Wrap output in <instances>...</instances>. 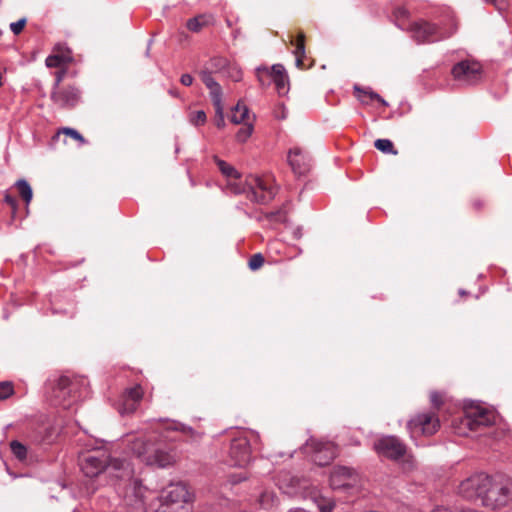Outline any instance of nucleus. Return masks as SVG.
<instances>
[{
  "instance_id": "f257e3e1",
  "label": "nucleus",
  "mask_w": 512,
  "mask_h": 512,
  "mask_svg": "<svg viewBox=\"0 0 512 512\" xmlns=\"http://www.w3.org/2000/svg\"><path fill=\"white\" fill-rule=\"evenodd\" d=\"M80 467L85 476L93 478L108 470L110 475L117 479V491L123 490L124 502L127 507L135 510L144 509V494L146 488L142 482L135 478L133 469L126 460L114 459L108 463L105 452L97 451L85 455L80 461Z\"/></svg>"
},
{
  "instance_id": "f03ea898",
  "label": "nucleus",
  "mask_w": 512,
  "mask_h": 512,
  "mask_svg": "<svg viewBox=\"0 0 512 512\" xmlns=\"http://www.w3.org/2000/svg\"><path fill=\"white\" fill-rule=\"evenodd\" d=\"M459 493L468 500H480L489 509H501L512 501V479L504 475L475 474L459 485Z\"/></svg>"
},
{
  "instance_id": "7ed1b4c3",
  "label": "nucleus",
  "mask_w": 512,
  "mask_h": 512,
  "mask_svg": "<svg viewBox=\"0 0 512 512\" xmlns=\"http://www.w3.org/2000/svg\"><path fill=\"white\" fill-rule=\"evenodd\" d=\"M457 30V24L453 22L449 29H444L435 23L426 20H418L410 24L408 31L411 38L417 44H430L451 37Z\"/></svg>"
},
{
  "instance_id": "20e7f679",
  "label": "nucleus",
  "mask_w": 512,
  "mask_h": 512,
  "mask_svg": "<svg viewBox=\"0 0 512 512\" xmlns=\"http://www.w3.org/2000/svg\"><path fill=\"white\" fill-rule=\"evenodd\" d=\"M257 80L262 87H268L274 84L279 96L287 94L286 90V68L282 64H274L272 66H259L255 70Z\"/></svg>"
},
{
  "instance_id": "39448f33",
  "label": "nucleus",
  "mask_w": 512,
  "mask_h": 512,
  "mask_svg": "<svg viewBox=\"0 0 512 512\" xmlns=\"http://www.w3.org/2000/svg\"><path fill=\"white\" fill-rule=\"evenodd\" d=\"M440 428V421L435 411H424L413 416L407 423L412 438L432 436Z\"/></svg>"
},
{
  "instance_id": "423d86ee",
  "label": "nucleus",
  "mask_w": 512,
  "mask_h": 512,
  "mask_svg": "<svg viewBox=\"0 0 512 512\" xmlns=\"http://www.w3.org/2000/svg\"><path fill=\"white\" fill-rule=\"evenodd\" d=\"M304 449L310 455L311 460L319 466L330 464L337 455V447L329 441L310 439Z\"/></svg>"
},
{
  "instance_id": "0eeeda50",
  "label": "nucleus",
  "mask_w": 512,
  "mask_h": 512,
  "mask_svg": "<svg viewBox=\"0 0 512 512\" xmlns=\"http://www.w3.org/2000/svg\"><path fill=\"white\" fill-rule=\"evenodd\" d=\"M77 380L70 379L67 376H61L58 379L50 383L51 386V401L54 405H59L64 408L70 406L71 398H75L73 395L76 387Z\"/></svg>"
},
{
  "instance_id": "6e6552de",
  "label": "nucleus",
  "mask_w": 512,
  "mask_h": 512,
  "mask_svg": "<svg viewBox=\"0 0 512 512\" xmlns=\"http://www.w3.org/2000/svg\"><path fill=\"white\" fill-rule=\"evenodd\" d=\"M290 170L299 182L305 183L312 171V159L301 147L290 148Z\"/></svg>"
},
{
  "instance_id": "1a4fd4ad",
  "label": "nucleus",
  "mask_w": 512,
  "mask_h": 512,
  "mask_svg": "<svg viewBox=\"0 0 512 512\" xmlns=\"http://www.w3.org/2000/svg\"><path fill=\"white\" fill-rule=\"evenodd\" d=\"M373 448L379 456L394 461L401 459L407 451L406 445L398 437L392 435L377 439Z\"/></svg>"
},
{
  "instance_id": "9d476101",
  "label": "nucleus",
  "mask_w": 512,
  "mask_h": 512,
  "mask_svg": "<svg viewBox=\"0 0 512 512\" xmlns=\"http://www.w3.org/2000/svg\"><path fill=\"white\" fill-rule=\"evenodd\" d=\"M452 75L461 84L473 85L480 81L482 67L476 61L463 60L453 66Z\"/></svg>"
},
{
  "instance_id": "9b49d317",
  "label": "nucleus",
  "mask_w": 512,
  "mask_h": 512,
  "mask_svg": "<svg viewBox=\"0 0 512 512\" xmlns=\"http://www.w3.org/2000/svg\"><path fill=\"white\" fill-rule=\"evenodd\" d=\"M359 480L357 471L347 466H336L330 474V486L333 490L353 489Z\"/></svg>"
},
{
  "instance_id": "f8f14e48",
  "label": "nucleus",
  "mask_w": 512,
  "mask_h": 512,
  "mask_svg": "<svg viewBox=\"0 0 512 512\" xmlns=\"http://www.w3.org/2000/svg\"><path fill=\"white\" fill-rule=\"evenodd\" d=\"M494 422V416L491 412L483 408H475L467 411L460 418V424L463 428L470 431H479L482 427H488Z\"/></svg>"
},
{
  "instance_id": "ddd939ff",
  "label": "nucleus",
  "mask_w": 512,
  "mask_h": 512,
  "mask_svg": "<svg viewBox=\"0 0 512 512\" xmlns=\"http://www.w3.org/2000/svg\"><path fill=\"white\" fill-rule=\"evenodd\" d=\"M51 100L62 109L74 108L81 100V91L76 86L52 88Z\"/></svg>"
},
{
  "instance_id": "4468645a",
  "label": "nucleus",
  "mask_w": 512,
  "mask_h": 512,
  "mask_svg": "<svg viewBox=\"0 0 512 512\" xmlns=\"http://www.w3.org/2000/svg\"><path fill=\"white\" fill-rule=\"evenodd\" d=\"M229 455L231 458V464L234 466H244L250 462V440L246 435L241 434L232 439Z\"/></svg>"
},
{
  "instance_id": "2eb2a0df",
  "label": "nucleus",
  "mask_w": 512,
  "mask_h": 512,
  "mask_svg": "<svg viewBox=\"0 0 512 512\" xmlns=\"http://www.w3.org/2000/svg\"><path fill=\"white\" fill-rule=\"evenodd\" d=\"M274 197V192L265 181L259 177L251 176L248 183L247 199L258 204H266Z\"/></svg>"
},
{
  "instance_id": "dca6fc26",
  "label": "nucleus",
  "mask_w": 512,
  "mask_h": 512,
  "mask_svg": "<svg viewBox=\"0 0 512 512\" xmlns=\"http://www.w3.org/2000/svg\"><path fill=\"white\" fill-rule=\"evenodd\" d=\"M160 499L165 505L180 504L188 502L190 494L185 484L176 483L170 484L165 488L161 493Z\"/></svg>"
},
{
  "instance_id": "f3484780",
  "label": "nucleus",
  "mask_w": 512,
  "mask_h": 512,
  "mask_svg": "<svg viewBox=\"0 0 512 512\" xmlns=\"http://www.w3.org/2000/svg\"><path fill=\"white\" fill-rule=\"evenodd\" d=\"M143 398V389L140 385L126 389L123 394V402L119 408L121 414L133 413Z\"/></svg>"
},
{
  "instance_id": "a211bd4d",
  "label": "nucleus",
  "mask_w": 512,
  "mask_h": 512,
  "mask_svg": "<svg viewBox=\"0 0 512 512\" xmlns=\"http://www.w3.org/2000/svg\"><path fill=\"white\" fill-rule=\"evenodd\" d=\"M72 61L73 56L71 50L57 45L54 48L53 53L46 58L45 64L49 68H58L64 67Z\"/></svg>"
},
{
  "instance_id": "6ab92c4d",
  "label": "nucleus",
  "mask_w": 512,
  "mask_h": 512,
  "mask_svg": "<svg viewBox=\"0 0 512 512\" xmlns=\"http://www.w3.org/2000/svg\"><path fill=\"white\" fill-rule=\"evenodd\" d=\"M154 444L146 441L144 438H134L129 440L130 451L143 463H146V458L149 457Z\"/></svg>"
},
{
  "instance_id": "aec40b11",
  "label": "nucleus",
  "mask_w": 512,
  "mask_h": 512,
  "mask_svg": "<svg viewBox=\"0 0 512 512\" xmlns=\"http://www.w3.org/2000/svg\"><path fill=\"white\" fill-rule=\"evenodd\" d=\"M295 56V66L300 70H305L313 66V61L305 54L304 35H299L295 44V49L292 51Z\"/></svg>"
},
{
  "instance_id": "412c9836",
  "label": "nucleus",
  "mask_w": 512,
  "mask_h": 512,
  "mask_svg": "<svg viewBox=\"0 0 512 512\" xmlns=\"http://www.w3.org/2000/svg\"><path fill=\"white\" fill-rule=\"evenodd\" d=\"M173 456L164 450L158 449L155 446L150 452L149 457L146 458V465H157L158 467L165 468L171 465Z\"/></svg>"
},
{
  "instance_id": "4be33fe9",
  "label": "nucleus",
  "mask_w": 512,
  "mask_h": 512,
  "mask_svg": "<svg viewBox=\"0 0 512 512\" xmlns=\"http://www.w3.org/2000/svg\"><path fill=\"white\" fill-rule=\"evenodd\" d=\"M354 95L364 105H368L371 101H378L383 106H388V103L376 92L370 88H363L358 84L353 87Z\"/></svg>"
},
{
  "instance_id": "5701e85b",
  "label": "nucleus",
  "mask_w": 512,
  "mask_h": 512,
  "mask_svg": "<svg viewBox=\"0 0 512 512\" xmlns=\"http://www.w3.org/2000/svg\"><path fill=\"white\" fill-rule=\"evenodd\" d=\"M201 80L210 91V97L213 105H219L222 100V89L221 86L215 81L211 72H201Z\"/></svg>"
},
{
  "instance_id": "b1692460",
  "label": "nucleus",
  "mask_w": 512,
  "mask_h": 512,
  "mask_svg": "<svg viewBox=\"0 0 512 512\" xmlns=\"http://www.w3.org/2000/svg\"><path fill=\"white\" fill-rule=\"evenodd\" d=\"M248 119H249L248 107L245 104L238 102L237 105L232 110L231 117H230L231 122H233L234 124H240V123L245 122Z\"/></svg>"
},
{
  "instance_id": "393cba45",
  "label": "nucleus",
  "mask_w": 512,
  "mask_h": 512,
  "mask_svg": "<svg viewBox=\"0 0 512 512\" xmlns=\"http://www.w3.org/2000/svg\"><path fill=\"white\" fill-rule=\"evenodd\" d=\"M209 24L210 18L208 16L198 15L196 17L190 18L186 23V27L188 28V30L198 33Z\"/></svg>"
},
{
  "instance_id": "a878e982",
  "label": "nucleus",
  "mask_w": 512,
  "mask_h": 512,
  "mask_svg": "<svg viewBox=\"0 0 512 512\" xmlns=\"http://www.w3.org/2000/svg\"><path fill=\"white\" fill-rule=\"evenodd\" d=\"M215 162H216L219 170L221 171V173L224 176H226L230 179H234V180H237L240 178V176H241L240 173L233 166L226 163L224 160L215 158Z\"/></svg>"
},
{
  "instance_id": "bb28decb",
  "label": "nucleus",
  "mask_w": 512,
  "mask_h": 512,
  "mask_svg": "<svg viewBox=\"0 0 512 512\" xmlns=\"http://www.w3.org/2000/svg\"><path fill=\"white\" fill-rule=\"evenodd\" d=\"M15 185L18 189L19 195L27 204H29L33 196L30 184L26 180L20 179L16 182Z\"/></svg>"
},
{
  "instance_id": "cd10ccee",
  "label": "nucleus",
  "mask_w": 512,
  "mask_h": 512,
  "mask_svg": "<svg viewBox=\"0 0 512 512\" xmlns=\"http://www.w3.org/2000/svg\"><path fill=\"white\" fill-rule=\"evenodd\" d=\"M249 181H250V177L246 180L245 184L238 183V182H236V180L231 179L228 181L226 189L235 195H239V194L247 195Z\"/></svg>"
},
{
  "instance_id": "c85d7f7f",
  "label": "nucleus",
  "mask_w": 512,
  "mask_h": 512,
  "mask_svg": "<svg viewBox=\"0 0 512 512\" xmlns=\"http://www.w3.org/2000/svg\"><path fill=\"white\" fill-rule=\"evenodd\" d=\"M375 148L385 154L397 155L398 151L394 148V145L389 139H377L374 142Z\"/></svg>"
},
{
  "instance_id": "c756f323",
  "label": "nucleus",
  "mask_w": 512,
  "mask_h": 512,
  "mask_svg": "<svg viewBox=\"0 0 512 512\" xmlns=\"http://www.w3.org/2000/svg\"><path fill=\"white\" fill-rule=\"evenodd\" d=\"M10 448H11V451H12L13 455L17 459L24 460L26 458V456H27V448L21 442H19L17 440H13L10 443Z\"/></svg>"
},
{
  "instance_id": "7c9ffc66",
  "label": "nucleus",
  "mask_w": 512,
  "mask_h": 512,
  "mask_svg": "<svg viewBox=\"0 0 512 512\" xmlns=\"http://www.w3.org/2000/svg\"><path fill=\"white\" fill-rule=\"evenodd\" d=\"M317 506L320 512H331L336 506L332 499L320 496L316 498Z\"/></svg>"
},
{
  "instance_id": "2f4dec72",
  "label": "nucleus",
  "mask_w": 512,
  "mask_h": 512,
  "mask_svg": "<svg viewBox=\"0 0 512 512\" xmlns=\"http://www.w3.org/2000/svg\"><path fill=\"white\" fill-rule=\"evenodd\" d=\"M206 120V113L203 110L193 111L189 114V121L194 126H202Z\"/></svg>"
},
{
  "instance_id": "473e14b6",
  "label": "nucleus",
  "mask_w": 512,
  "mask_h": 512,
  "mask_svg": "<svg viewBox=\"0 0 512 512\" xmlns=\"http://www.w3.org/2000/svg\"><path fill=\"white\" fill-rule=\"evenodd\" d=\"M264 262V256L261 253H256L249 258L248 267L252 271H257L263 266Z\"/></svg>"
},
{
  "instance_id": "72a5a7b5",
  "label": "nucleus",
  "mask_w": 512,
  "mask_h": 512,
  "mask_svg": "<svg viewBox=\"0 0 512 512\" xmlns=\"http://www.w3.org/2000/svg\"><path fill=\"white\" fill-rule=\"evenodd\" d=\"M252 132H253L252 124H245L236 133V140L238 142L244 143L251 136Z\"/></svg>"
},
{
  "instance_id": "f704fd0d",
  "label": "nucleus",
  "mask_w": 512,
  "mask_h": 512,
  "mask_svg": "<svg viewBox=\"0 0 512 512\" xmlns=\"http://www.w3.org/2000/svg\"><path fill=\"white\" fill-rule=\"evenodd\" d=\"M259 501L261 504V506H260L261 509L269 510V509L275 508L274 496L271 493H268V492L262 493Z\"/></svg>"
},
{
  "instance_id": "c9c22d12",
  "label": "nucleus",
  "mask_w": 512,
  "mask_h": 512,
  "mask_svg": "<svg viewBox=\"0 0 512 512\" xmlns=\"http://www.w3.org/2000/svg\"><path fill=\"white\" fill-rule=\"evenodd\" d=\"M14 393L12 382H0V400H6Z\"/></svg>"
},
{
  "instance_id": "e433bc0d",
  "label": "nucleus",
  "mask_w": 512,
  "mask_h": 512,
  "mask_svg": "<svg viewBox=\"0 0 512 512\" xmlns=\"http://www.w3.org/2000/svg\"><path fill=\"white\" fill-rule=\"evenodd\" d=\"M60 132L70 136L74 140L78 141L80 144L86 143V140L84 139V137L77 130H75L73 128L64 127L60 130Z\"/></svg>"
},
{
  "instance_id": "4c0bfd02",
  "label": "nucleus",
  "mask_w": 512,
  "mask_h": 512,
  "mask_svg": "<svg viewBox=\"0 0 512 512\" xmlns=\"http://www.w3.org/2000/svg\"><path fill=\"white\" fill-rule=\"evenodd\" d=\"M167 430H172V431H181L185 434H190L193 432V429L189 426H186L184 424H181L179 422H171L167 425L166 427Z\"/></svg>"
},
{
  "instance_id": "58836bf2",
  "label": "nucleus",
  "mask_w": 512,
  "mask_h": 512,
  "mask_svg": "<svg viewBox=\"0 0 512 512\" xmlns=\"http://www.w3.org/2000/svg\"><path fill=\"white\" fill-rule=\"evenodd\" d=\"M273 116L275 119H286V107L284 102H278L273 109Z\"/></svg>"
},
{
  "instance_id": "ea45409f",
  "label": "nucleus",
  "mask_w": 512,
  "mask_h": 512,
  "mask_svg": "<svg viewBox=\"0 0 512 512\" xmlns=\"http://www.w3.org/2000/svg\"><path fill=\"white\" fill-rule=\"evenodd\" d=\"M430 402L435 410H438L443 404V395L438 391L430 393Z\"/></svg>"
},
{
  "instance_id": "a19ab883",
  "label": "nucleus",
  "mask_w": 512,
  "mask_h": 512,
  "mask_svg": "<svg viewBox=\"0 0 512 512\" xmlns=\"http://www.w3.org/2000/svg\"><path fill=\"white\" fill-rule=\"evenodd\" d=\"M26 22H27L26 18H21L16 22H12L10 24V29L13 32V34L19 35L23 31V29L26 25Z\"/></svg>"
},
{
  "instance_id": "79ce46f5",
  "label": "nucleus",
  "mask_w": 512,
  "mask_h": 512,
  "mask_svg": "<svg viewBox=\"0 0 512 512\" xmlns=\"http://www.w3.org/2000/svg\"><path fill=\"white\" fill-rule=\"evenodd\" d=\"M214 107H215L216 116H217L216 125H217V127L221 128L225 124L222 100L219 102V105H214Z\"/></svg>"
},
{
  "instance_id": "37998d69",
  "label": "nucleus",
  "mask_w": 512,
  "mask_h": 512,
  "mask_svg": "<svg viewBox=\"0 0 512 512\" xmlns=\"http://www.w3.org/2000/svg\"><path fill=\"white\" fill-rule=\"evenodd\" d=\"M60 69L54 73L55 81L52 88L61 87L60 84L63 81L66 75V69L64 67H59Z\"/></svg>"
},
{
  "instance_id": "c03bdc74",
  "label": "nucleus",
  "mask_w": 512,
  "mask_h": 512,
  "mask_svg": "<svg viewBox=\"0 0 512 512\" xmlns=\"http://www.w3.org/2000/svg\"><path fill=\"white\" fill-rule=\"evenodd\" d=\"M4 201L11 207L13 214H15L18 205L16 198L10 194H6Z\"/></svg>"
},
{
  "instance_id": "a18cd8bd",
  "label": "nucleus",
  "mask_w": 512,
  "mask_h": 512,
  "mask_svg": "<svg viewBox=\"0 0 512 512\" xmlns=\"http://www.w3.org/2000/svg\"><path fill=\"white\" fill-rule=\"evenodd\" d=\"M487 3L495 5L498 10H503L506 6V0H484Z\"/></svg>"
},
{
  "instance_id": "49530a36",
  "label": "nucleus",
  "mask_w": 512,
  "mask_h": 512,
  "mask_svg": "<svg viewBox=\"0 0 512 512\" xmlns=\"http://www.w3.org/2000/svg\"><path fill=\"white\" fill-rule=\"evenodd\" d=\"M180 82L184 86H190L193 83V77L190 74H183L180 78Z\"/></svg>"
},
{
  "instance_id": "de8ad7c7",
  "label": "nucleus",
  "mask_w": 512,
  "mask_h": 512,
  "mask_svg": "<svg viewBox=\"0 0 512 512\" xmlns=\"http://www.w3.org/2000/svg\"><path fill=\"white\" fill-rule=\"evenodd\" d=\"M293 235H294V237H295L296 239L301 238V236H302V229H301V228H299V227H298V228H296V229L294 230V232H293Z\"/></svg>"
},
{
  "instance_id": "09e8293b",
  "label": "nucleus",
  "mask_w": 512,
  "mask_h": 512,
  "mask_svg": "<svg viewBox=\"0 0 512 512\" xmlns=\"http://www.w3.org/2000/svg\"><path fill=\"white\" fill-rule=\"evenodd\" d=\"M397 13H398V15H400L402 17H407L408 16V12L404 8L398 9Z\"/></svg>"
},
{
  "instance_id": "8fccbe9b",
  "label": "nucleus",
  "mask_w": 512,
  "mask_h": 512,
  "mask_svg": "<svg viewBox=\"0 0 512 512\" xmlns=\"http://www.w3.org/2000/svg\"><path fill=\"white\" fill-rule=\"evenodd\" d=\"M241 78H242V73H241V71H240V70H236V74H235V76H234V80H235V81H239V80H241Z\"/></svg>"
},
{
  "instance_id": "3c124183",
  "label": "nucleus",
  "mask_w": 512,
  "mask_h": 512,
  "mask_svg": "<svg viewBox=\"0 0 512 512\" xmlns=\"http://www.w3.org/2000/svg\"><path fill=\"white\" fill-rule=\"evenodd\" d=\"M279 243L278 242H272L270 243V250H273L276 248V246L278 245Z\"/></svg>"
},
{
  "instance_id": "603ef678",
  "label": "nucleus",
  "mask_w": 512,
  "mask_h": 512,
  "mask_svg": "<svg viewBox=\"0 0 512 512\" xmlns=\"http://www.w3.org/2000/svg\"><path fill=\"white\" fill-rule=\"evenodd\" d=\"M289 43H290V47L294 45V40H293V37L291 35H290Z\"/></svg>"
},
{
  "instance_id": "864d4df0",
  "label": "nucleus",
  "mask_w": 512,
  "mask_h": 512,
  "mask_svg": "<svg viewBox=\"0 0 512 512\" xmlns=\"http://www.w3.org/2000/svg\"><path fill=\"white\" fill-rule=\"evenodd\" d=\"M474 206L478 209V208H480L481 204H480V202L477 201V202H474Z\"/></svg>"
},
{
  "instance_id": "5fc2aeb1",
  "label": "nucleus",
  "mask_w": 512,
  "mask_h": 512,
  "mask_svg": "<svg viewBox=\"0 0 512 512\" xmlns=\"http://www.w3.org/2000/svg\"><path fill=\"white\" fill-rule=\"evenodd\" d=\"M294 512H305L303 509H296Z\"/></svg>"
}]
</instances>
